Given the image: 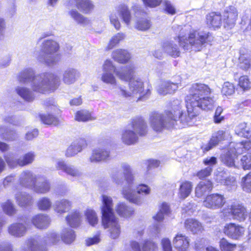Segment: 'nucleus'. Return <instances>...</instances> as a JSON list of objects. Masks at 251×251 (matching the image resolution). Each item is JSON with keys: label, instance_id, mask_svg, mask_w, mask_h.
Instances as JSON below:
<instances>
[{"label": "nucleus", "instance_id": "f257e3e1", "mask_svg": "<svg viewBox=\"0 0 251 251\" xmlns=\"http://www.w3.org/2000/svg\"><path fill=\"white\" fill-rule=\"evenodd\" d=\"M190 94L185 99L187 113L182 109L181 101L178 100L171 102V110L162 113H152L150 117L151 126L156 132L176 126L183 128L193 125V118L201 110H209L213 108L215 101L210 97L211 90L202 83H195L189 90Z\"/></svg>", "mask_w": 251, "mask_h": 251}, {"label": "nucleus", "instance_id": "f03ea898", "mask_svg": "<svg viewBox=\"0 0 251 251\" xmlns=\"http://www.w3.org/2000/svg\"><path fill=\"white\" fill-rule=\"evenodd\" d=\"M18 79L21 83H31L33 91L41 94L54 91L60 82L59 77L53 74L47 73L35 75L34 71L31 68L21 72Z\"/></svg>", "mask_w": 251, "mask_h": 251}, {"label": "nucleus", "instance_id": "7ed1b4c3", "mask_svg": "<svg viewBox=\"0 0 251 251\" xmlns=\"http://www.w3.org/2000/svg\"><path fill=\"white\" fill-rule=\"evenodd\" d=\"M213 39V36L209 32L190 30L189 26H185L181 28L175 40L184 50L191 49L195 51H200L205 46L206 44L211 42Z\"/></svg>", "mask_w": 251, "mask_h": 251}, {"label": "nucleus", "instance_id": "20e7f679", "mask_svg": "<svg viewBox=\"0 0 251 251\" xmlns=\"http://www.w3.org/2000/svg\"><path fill=\"white\" fill-rule=\"evenodd\" d=\"M102 70L100 80L103 83L112 86L117 85V79L114 73L120 79L126 81L132 77L134 72L132 66H126L120 69H117L112 61L110 60L104 61Z\"/></svg>", "mask_w": 251, "mask_h": 251}, {"label": "nucleus", "instance_id": "39448f33", "mask_svg": "<svg viewBox=\"0 0 251 251\" xmlns=\"http://www.w3.org/2000/svg\"><path fill=\"white\" fill-rule=\"evenodd\" d=\"M102 223L105 228H109L110 236L113 239L117 238L120 234V226L113 210V201L107 195L102 196Z\"/></svg>", "mask_w": 251, "mask_h": 251}, {"label": "nucleus", "instance_id": "423d86ee", "mask_svg": "<svg viewBox=\"0 0 251 251\" xmlns=\"http://www.w3.org/2000/svg\"><path fill=\"white\" fill-rule=\"evenodd\" d=\"M148 126L145 121L140 117H135L131 120L130 123L121 132V140L127 145L136 143L139 136L146 135Z\"/></svg>", "mask_w": 251, "mask_h": 251}, {"label": "nucleus", "instance_id": "0eeeda50", "mask_svg": "<svg viewBox=\"0 0 251 251\" xmlns=\"http://www.w3.org/2000/svg\"><path fill=\"white\" fill-rule=\"evenodd\" d=\"M121 167L126 181L121 190L122 194L124 198L129 201L137 205H140L143 202V200L140 196H138L135 193L136 186L130 166L126 163H122Z\"/></svg>", "mask_w": 251, "mask_h": 251}, {"label": "nucleus", "instance_id": "6e6552de", "mask_svg": "<svg viewBox=\"0 0 251 251\" xmlns=\"http://www.w3.org/2000/svg\"><path fill=\"white\" fill-rule=\"evenodd\" d=\"M126 66H132L134 70L133 75L127 81H129V90L125 86H119L117 89L118 94L126 98L137 95H139V99L141 100L146 98L150 95V90L148 89L146 93L144 92L143 81L140 78L135 77L136 67L134 65L130 64Z\"/></svg>", "mask_w": 251, "mask_h": 251}, {"label": "nucleus", "instance_id": "1a4fd4ad", "mask_svg": "<svg viewBox=\"0 0 251 251\" xmlns=\"http://www.w3.org/2000/svg\"><path fill=\"white\" fill-rule=\"evenodd\" d=\"M59 48L58 43L53 40H45L43 43L41 50L43 55L40 54L37 57L38 60L48 66L55 64L59 60L56 52Z\"/></svg>", "mask_w": 251, "mask_h": 251}, {"label": "nucleus", "instance_id": "9d476101", "mask_svg": "<svg viewBox=\"0 0 251 251\" xmlns=\"http://www.w3.org/2000/svg\"><path fill=\"white\" fill-rule=\"evenodd\" d=\"M117 13L123 21L127 25H129L131 22V15L127 5L124 3L120 4L116 7V11H113L109 15L110 23L114 26L117 30L120 29L121 24L118 19Z\"/></svg>", "mask_w": 251, "mask_h": 251}, {"label": "nucleus", "instance_id": "9b49d317", "mask_svg": "<svg viewBox=\"0 0 251 251\" xmlns=\"http://www.w3.org/2000/svg\"><path fill=\"white\" fill-rule=\"evenodd\" d=\"M226 202V199L224 195L214 193L206 196L203 201V205L207 208L216 210L221 208Z\"/></svg>", "mask_w": 251, "mask_h": 251}, {"label": "nucleus", "instance_id": "f8f14e48", "mask_svg": "<svg viewBox=\"0 0 251 251\" xmlns=\"http://www.w3.org/2000/svg\"><path fill=\"white\" fill-rule=\"evenodd\" d=\"M224 233L229 238L234 240L241 239L244 235L245 228L234 223L226 224L223 228Z\"/></svg>", "mask_w": 251, "mask_h": 251}, {"label": "nucleus", "instance_id": "ddd939ff", "mask_svg": "<svg viewBox=\"0 0 251 251\" xmlns=\"http://www.w3.org/2000/svg\"><path fill=\"white\" fill-rule=\"evenodd\" d=\"M38 176L31 171L27 170L20 174L18 181L21 186L32 190L38 180Z\"/></svg>", "mask_w": 251, "mask_h": 251}, {"label": "nucleus", "instance_id": "4468645a", "mask_svg": "<svg viewBox=\"0 0 251 251\" xmlns=\"http://www.w3.org/2000/svg\"><path fill=\"white\" fill-rule=\"evenodd\" d=\"M57 170H61L67 175L73 177L78 178L80 177L82 173L76 167L66 164L62 159H57L55 165Z\"/></svg>", "mask_w": 251, "mask_h": 251}, {"label": "nucleus", "instance_id": "2eb2a0df", "mask_svg": "<svg viewBox=\"0 0 251 251\" xmlns=\"http://www.w3.org/2000/svg\"><path fill=\"white\" fill-rule=\"evenodd\" d=\"M74 3L78 10L86 14L90 13L95 7L91 0H68L66 5L71 7Z\"/></svg>", "mask_w": 251, "mask_h": 251}, {"label": "nucleus", "instance_id": "dca6fc26", "mask_svg": "<svg viewBox=\"0 0 251 251\" xmlns=\"http://www.w3.org/2000/svg\"><path fill=\"white\" fill-rule=\"evenodd\" d=\"M87 146L86 141L83 138L78 139L74 141L67 149L65 156L71 157L77 154Z\"/></svg>", "mask_w": 251, "mask_h": 251}, {"label": "nucleus", "instance_id": "f3484780", "mask_svg": "<svg viewBox=\"0 0 251 251\" xmlns=\"http://www.w3.org/2000/svg\"><path fill=\"white\" fill-rule=\"evenodd\" d=\"M50 183L49 180L44 176L38 175V180L35 183L32 190L40 194H45L50 191Z\"/></svg>", "mask_w": 251, "mask_h": 251}, {"label": "nucleus", "instance_id": "a211bd4d", "mask_svg": "<svg viewBox=\"0 0 251 251\" xmlns=\"http://www.w3.org/2000/svg\"><path fill=\"white\" fill-rule=\"evenodd\" d=\"M229 210L234 220H236L239 222H243L248 217V212L247 209L241 204H232L231 205Z\"/></svg>", "mask_w": 251, "mask_h": 251}, {"label": "nucleus", "instance_id": "6ab92c4d", "mask_svg": "<svg viewBox=\"0 0 251 251\" xmlns=\"http://www.w3.org/2000/svg\"><path fill=\"white\" fill-rule=\"evenodd\" d=\"M232 147L231 144L230 145ZM238 153L236 152L235 147L230 148L226 152L221 155V160L225 165L229 167L236 168L237 163H235V159L237 158Z\"/></svg>", "mask_w": 251, "mask_h": 251}, {"label": "nucleus", "instance_id": "aec40b11", "mask_svg": "<svg viewBox=\"0 0 251 251\" xmlns=\"http://www.w3.org/2000/svg\"><path fill=\"white\" fill-rule=\"evenodd\" d=\"M110 159V151L104 148L95 149L89 158L91 162H98Z\"/></svg>", "mask_w": 251, "mask_h": 251}, {"label": "nucleus", "instance_id": "412c9836", "mask_svg": "<svg viewBox=\"0 0 251 251\" xmlns=\"http://www.w3.org/2000/svg\"><path fill=\"white\" fill-rule=\"evenodd\" d=\"M230 138V134L227 130H219L214 133L211 138L208 145L206 147V151H209L216 146L219 142L228 140Z\"/></svg>", "mask_w": 251, "mask_h": 251}, {"label": "nucleus", "instance_id": "4be33fe9", "mask_svg": "<svg viewBox=\"0 0 251 251\" xmlns=\"http://www.w3.org/2000/svg\"><path fill=\"white\" fill-rule=\"evenodd\" d=\"M68 15L76 24L83 27H90L92 25L91 20L83 16L76 9L70 10L68 12Z\"/></svg>", "mask_w": 251, "mask_h": 251}, {"label": "nucleus", "instance_id": "5701e85b", "mask_svg": "<svg viewBox=\"0 0 251 251\" xmlns=\"http://www.w3.org/2000/svg\"><path fill=\"white\" fill-rule=\"evenodd\" d=\"M33 225L38 228L45 229L47 228L50 223V217L47 214H37L32 219Z\"/></svg>", "mask_w": 251, "mask_h": 251}, {"label": "nucleus", "instance_id": "b1692460", "mask_svg": "<svg viewBox=\"0 0 251 251\" xmlns=\"http://www.w3.org/2000/svg\"><path fill=\"white\" fill-rule=\"evenodd\" d=\"M25 224L20 223H15L10 225L8 228V233L12 236L20 238L24 236L27 230Z\"/></svg>", "mask_w": 251, "mask_h": 251}, {"label": "nucleus", "instance_id": "393cba45", "mask_svg": "<svg viewBox=\"0 0 251 251\" xmlns=\"http://www.w3.org/2000/svg\"><path fill=\"white\" fill-rule=\"evenodd\" d=\"M213 187L212 182L210 180L201 181L195 188L196 196L201 198L211 191Z\"/></svg>", "mask_w": 251, "mask_h": 251}, {"label": "nucleus", "instance_id": "a878e982", "mask_svg": "<svg viewBox=\"0 0 251 251\" xmlns=\"http://www.w3.org/2000/svg\"><path fill=\"white\" fill-rule=\"evenodd\" d=\"M237 11L233 6H231L229 10L227 11L224 15V22L226 25L225 26L228 28L233 27L237 18Z\"/></svg>", "mask_w": 251, "mask_h": 251}, {"label": "nucleus", "instance_id": "bb28decb", "mask_svg": "<svg viewBox=\"0 0 251 251\" xmlns=\"http://www.w3.org/2000/svg\"><path fill=\"white\" fill-rule=\"evenodd\" d=\"M184 226L187 230L191 231L193 234H199L201 233L203 230L202 224L195 219L190 218L186 220Z\"/></svg>", "mask_w": 251, "mask_h": 251}, {"label": "nucleus", "instance_id": "cd10ccee", "mask_svg": "<svg viewBox=\"0 0 251 251\" xmlns=\"http://www.w3.org/2000/svg\"><path fill=\"white\" fill-rule=\"evenodd\" d=\"M18 204L23 207L30 206L33 202L32 196L25 192H18L15 195Z\"/></svg>", "mask_w": 251, "mask_h": 251}, {"label": "nucleus", "instance_id": "c85d7f7f", "mask_svg": "<svg viewBox=\"0 0 251 251\" xmlns=\"http://www.w3.org/2000/svg\"><path fill=\"white\" fill-rule=\"evenodd\" d=\"M179 83L170 81H163L157 88V92L160 95H165L175 92L178 88Z\"/></svg>", "mask_w": 251, "mask_h": 251}, {"label": "nucleus", "instance_id": "c756f323", "mask_svg": "<svg viewBox=\"0 0 251 251\" xmlns=\"http://www.w3.org/2000/svg\"><path fill=\"white\" fill-rule=\"evenodd\" d=\"M173 243L178 251H186L189 246L188 237L182 234H178L176 235Z\"/></svg>", "mask_w": 251, "mask_h": 251}, {"label": "nucleus", "instance_id": "7c9ffc66", "mask_svg": "<svg viewBox=\"0 0 251 251\" xmlns=\"http://www.w3.org/2000/svg\"><path fill=\"white\" fill-rule=\"evenodd\" d=\"M72 205V201L63 199L55 201L53 205V207L56 213L61 214L69 211L71 208Z\"/></svg>", "mask_w": 251, "mask_h": 251}, {"label": "nucleus", "instance_id": "2f4dec72", "mask_svg": "<svg viewBox=\"0 0 251 251\" xmlns=\"http://www.w3.org/2000/svg\"><path fill=\"white\" fill-rule=\"evenodd\" d=\"M112 56L116 61L123 64L126 63L130 58V54L127 50L121 49L114 50Z\"/></svg>", "mask_w": 251, "mask_h": 251}, {"label": "nucleus", "instance_id": "473e14b6", "mask_svg": "<svg viewBox=\"0 0 251 251\" xmlns=\"http://www.w3.org/2000/svg\"><path fill=\"white\" fill-rule=\"evenodd\" d=\"M162 48L166 53L173 57H178L180 54L179 49L173 41L165 42Z\"/></svg>", "mask_w": 251, "mask_h": 251}, {"label": "nucleus", "instance_id": "72a5a7b5", "mask_svg": "<svg viewBox=\"0 0 251 251\" xmlns=\"http://www.w3.org/2000/svg\"><path fill=\"white\" fill-rule=\"evenodd\" d=\"M82 214L79 211H72L66 217L67 223L72 227L78 226L81 222Z\"/></svg>", "mask_w": 251, "mask_h": 251}, {"label": "nucleus", "instance_id": "f704fd0d", "mask_svg": "<svg viewBox=\"0 0 251 251\" xmlns=\"http://www.w3.org/2000/svg\"><path fill=\"white\" fill-rule=\"evenodd\" d=\"M206 22L209 26L219 27L222 24L221 15L219 13L211 12L207 15Z\"/></svg>", "mask_w": 251, "mask_h": 251}, {"label": "nucleus", "instance_id": "c9c22d12", "mask_svg": "<svg viewBox=\"0 0 251 251\" xmlns=\"http://www.w3.org/2000/svg\"><path fill=\"white\" fill-rule=\"evenodd\" d=\"M79 76L78 72L74 69L66 70L63 75V81L66 84L74 83Z\"/></svg>", "mask_w": 251, "mask_h": 251}, {"label": "nucleus", "instance_id": "e433bc0d", "mask_svg": "<svg viewBox=\"0 0 251 251\" xmlns=\"http://www.w3.org/2000/svg\"><path fill=\"white\" fill-rule=\"evenodd\" d=\"M17 94L25 100L30 102L33 100L35 96L33 92L28 88L18 86L16 88Z\"/></svg>", "mask_w": 251, "mask_h": 251}, {"label": "nucleus", "instance_id": "4c0bfd02", "mask_svg": "<svg viewBox=\"0 0 251 251\" xmlns=\"http://www.w3.org/2000/svg\"><path fill=\"white\" fill-rule=\"evenodd\" d=\"M117 213L124 218H127L131 216L134 212V209L125 203H119L116 208Z\"/></svg>", "mask_w": 251, "mask_h": 251}, {"label": "nucleus", "instance_id": "58836bf2", "mask_svg": "<svg viewBox=\"0 0 251 251\" xmlns=\"http://www.w3.org/2000/svg\"><path fill=\"white\" fill-rule=\"evenodd\" d=\"M235 132L236 134L241 137L248 139L251 137V128L245 123L239 124L236 127Z\"/></svg>", "mask_w": 251, "mask_h": 251}, {"label": "nucleus", "instance_id": "ea45409f", "mask_svg": "<svg viewBox=\"0 0 251 251\" xmlns=\"http://www.w3.org/2000/svg\"><path fill=\"white\" fill-rule=\"evenodd\" d=\"M193 188L192 183L185 181L183 182L179 187V196L181 199H184L191 193Z\"/></svg>", "mask_w": 251, "mask_h": 251}, {"label": "nucleus", "instance_id": "a19ab883", "mask_svg": "<svg viewBox=\"0 0 251 251\" xmlns=\"http://www.w3.org/2000/svg\"><path fill=\"white\" fill-rule=\"evenodd\" d=\"M236 168H242L244 170H249L251 168V152H248L243 155L240 159V161L237 163Z\"/></svg>", "mask_w": 251, "mask_h": 251}, {"label": "nucleus", "instance_id": "79ce46f5", "mask_svg": "<svg viewBox=\"0 0 251 251\" xmlns=\"http://www.w3.org/2000/svg\"><path fill=\"white\" fill-rule=\"evenodd\" d=\"M52 205L51 200L47 197H41L37 201V206L41 211H48L51 208Z\"/></svg>", "mask_w": 251, "mask_h": 251}, {"label": "nucleus", "instance_id": "37998d69", "mask_svg": "<svg viewBox=\"0 0 251 251\" xmlns=\"http://www.w3.org/2000/svg\"><path fill=\"white\" fill-rule=\"evenodd\" d=\"M61 237L65 243L69 244L75 240V235L73 230L70 228H65L62 230Z\"/></svg>", "mask_w": 251, "mask_h": 251}, {"label": "nucleus", "instance_id": "c03bdc74", "mask_svg": "<svg viewBox=\"0 0 251 251\" xmlns=\"http://www.w3.org/2000/svg\"><path fill=\"white\" fill-rule=\"evenodd\" d=\"M0 136L7 141H14L18 138V135L15 131L7 130L4 126H0Z\"/></svg>", "mask_w": 251, "mask_h": 251}, {"label": "nucleus", "instance_id": "a18cd8bd", "mask_svg": "<svg viewBox=\"0 0 251 251\" xmlns=\"http://www.w3.org/2000/svg\"><path fill=\"white\" fill-rule=\"evenodd\" d=\"M234 147L236 152L239 154H241L246 151L248 152H251V141L237 143Z\"/></svg>", "mask_w": 251, "mask_h": 251}, {"label": "nucleus", "instance_id": "49530a36", "mask_svg": "<svg viewBox=\"0 0 251 251\" xmlns=\"http://www.w3.org/2000/svg\"><path fill=\"white\" fill-rule=\"evenodd\" d=\"M91 113L85 110H82L77 111L75 115V120L79 122H87L94 120Z\"/></svg>", "mask_w": 251, "mask_h": 251}, {"label": "nucleus", "instance_id": "de8ad7c7", "mask_svg": "<svg viewBox=\"0 0 251 251\" xmlns=\"http://www.w3.org/2000/svg\"><path fill=\"white\" fill-rule=\"evenodd\" d=\"M238 66L240 68L245 71H248L251 67V58L247 55H241L239 58Z\"/></svg>", "mask_w": 251, "mask_h": 251}, {"label": "nucleus", "instance_id": "09e8293b", "mask_svg": "<svg viewBox=\"0 0 251 251\" xmlns=\"http://www.w3.org/2000/svg\"><path fill=\"white\" fill-rule=\"evenodd\" d=\"M35 156L34 152L31 151L25 153L22 157L20 158L19 166L23 167L32 163L34 160Z\"/></svg>", "mask_w": 251, "mask_h": 251}, {"label": "nucleus", "instance_id": "8fccbe9b", "mask_svg": "<svg viewBox=\"0 0 251 251\" xmlns=\"http://www.w3.org/2000/svg\"><path fill=\"white\" fill-rule=\"evenodd\" d=\"M151 25L150 20L146 18H141L137 21L135 27L139 30L146 31L150 28Z\"/></svg>", "mask_w": 251, "mask_h": 251}, {"label": "nucleus", "instance_id": "3c124183", "mask_svg": "<svg viewBox=\"0 0 251 251\" xmlns=\"http://www.w3.org/2000/svg\"><path fill=\"white\" fill-rule=\"evenodd\" d=\"M40 119L42 122L46 125H57L58 124V119L56 117L52 114H48L40 115Z\"/></svg>", "mask_w": 251, "mask_h": 251}, {"label": "nucleus", "instance_id": "603ef678", "mask_svg": "<svg viewBox=\"0 0 251 251\" xmlns=\"http://www.w3.org/2000/svg\"><path fill=\"white\" fill-rule=\"evenodd\" d=\"M85 215L89 224L95 226L98 223V218L95 211L91 209H88L85 212Z\"/></svg>", "mask_w": 251, "mask_h": 251}, {"label": "nucleus", "instance_id": "864d4df0", "mask_svg": "<svg viewBox=\"0 0 251 251\" xmlns=\"http://www.w3.org/2000/svg\"><path fill=\"white\" fill-rule=\"evenodd\" d=\"M125 38V34L122 32H119L113 36L110 40L107 46L108 50L112 49L115 46L118 44L121 41L123 40Z\"/></svg>", "mask_w": 251, "mask_h": 251}, {"label": "nucleus", "instance_id": "5fc2aeb1", "mask_svg": "<svg viewBox=\"0 0 251 251\" xmlns=\"http://www.w3.org/2000/svg\"><path fill=\"white\" fill-rule=\"evenodd\" d=\"M3 211L7 215L11 216L16 213V208L13 203L9 200L1 204Z\"/></svg>", "mask_w": 251, "mask_h": 251}, {"label": "nucleus", "instance_id": "6e6d98bb", "mask_svg": "<svg viewBox=\"0 0 251 251\" xmlns=\"http://www.w3.org/2000/svg\"><path fill=\"white\" fill-rule=\"evenodd\" d=\"M242 186L243 190L251 192V173H250L242 179Z\"/></svg>", "mask_w": 251, "mask_h": 251}, {"label": "nucleus", "instance_id": "4d7b16f0", "mask_svg": "<svg viewBox=\"0 0 251 251\" xmlns=\"http://www.w3.org/2000/svg\"><path fill=\"white\" fill-rule=\"evenodd\" d=\"M220 247L222 251H233L236 248V245L229 243L225 238H222L220 241Z\"/></svg>", "mask_w": 251, "mask_h": 251}, {"label": "nucleus", "instance_id": "13d9d810", "mask_svg": "<svg viewBox=\"0 0 251 251\" xmlns=\"http://www.w3.org/2000/svg\"><path fill=\"white\" fill-rule=\"evenodd\" d=\"M235 92V88L234 85L229 82H226L224 83L222 93L225 96H230L232 95Z\"/></svg>", "mask_w": 251, "mask_h": 251}, {"label": "nucleus", "instance_id": "bf43d9fd", "mask_svg": "<svg viewBox=\"0 0 251 251\" xmlns=\"http://www.w3.org/2000/svg\"><path fill=\"white\" fill-rule=\"evenodd\" d=\"M4 159L10 168H14L19 166L20 158L15 159L12 155L7 154L4 156Z\"/></svg>", "mask_w": 251, "mask_h": 251}, {"label": "nucleus", "instance_id": "052dcab7", "mask_svg": "<svg viewBox=\"0 0 251 251\" xmlns=\"http://www.w3.org/2000/svg\"><path fill=\"white\" fill-rule=\"evenodd\" d=\"M111 177L113 182L120 185L123 182V175L119 171H113L111 174Z\"/></svg>", "mask_w": 251, "mask_h": 251}, {"label": "nucleus", "instance_id": "680f3d73", "mask_svg": "<svg viewBox=\"0 0 251 251\" xmlns=\"http://www.w3.org/2000/svg\"><path fill=\"white\" fill-rule=\"evenodd\" d=\"M238 84L244 90H247L250 87L251 82L248 76L243 75L239 78Z\"/></svg>", "mask_w": 251, "mask_h": 251}, {"label": "nucleus", "instance_id": "e2e57ef3", "mask_svg": "<svg viewBox=\"0 0 251 251\" xmlns=\"http://www.w3.org/2000/svg\"><path fill=\"white\" fill-rule=\"evenodd\" d=\"M223 109L221 107H218L216 109L214 116V122L216 124H219L224 120V116L222 115Z\"/></svg>", "mask_w": 251, "mask_h": 251}, {"label": "nucleus", "instance_id": "0e129e2a", "mask_svg": "<svg viewBox=\"0 0 251 251\" xmlns=\"http://www.w3.org/2000/svg\"><path fill=\"white\" fill-rule=\"evenodd\" d=\"M212 170L213 168L211 167H207L199 171L197 174V176L200 179H203L211 175Z\"/></svg>", "mask_w": 251, "mask_h": 251}, {"label": "nucleus", "instance_id": "69168bd1", "mask_svg": "<svg viewBox=\"0 0 251 251\" xmlns=\"http://www.w3.org/2000/svg\"><path fill=\"white\" fill-rule=\"evenodd\" d=\"M137 192L138 194L147 195L151 192L150 188L146 184H140L136 187Z\"/></svg>", "mask_w": 251, "mask_h": 251}, {"label": "nucleus", "instance_id": "338daca9", "mask_svg": "<svg viewBox=\"0 0 251 251\" xmlns=\"http://www.w3.org/2000/svg\"><path fill=\"white\" fill-rule=\"evenodd\" d=\"M164 10L169 14L174 15L176 13V8L173 4L169 0H164L163 2Z\"/></svg>", "mask_w": 251, "mask_h": 251}, {"label": "nucleus", "instance_id": "774afa93", "mask_svg": "<svg viewBox=\"0 0 251 251\" xmlns=\"http://www.w3.org/2000/svg\"><path fill=\"white\" fill-rule=\"evenodd\" d=\"M157 246L153 242L151 241H146L142 248L143 251H154Z\"/></svg>", "mask_w": 251, "mask_h": 251}]
</instances>
